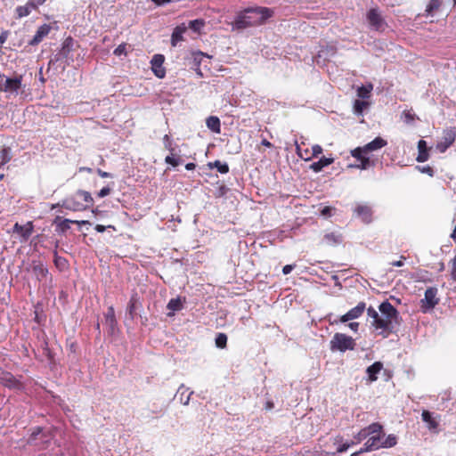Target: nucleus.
Masks as SVG:
<instances>
[{
  "instance_id": "nucleus-30",
  "label": "nucleus",
  "mask_w": 456,
  "mask_h": 456,
  "mask_svg": "<svg viewBox=\"0 0 456 456\" xmlns=\"http://www.w3.org/2000/svg\"><path fill=\"white\" fill-rule=\"evenodd\" d=\"M167 308L171 311V313H168V316H173L174 313L176 311H180L183 308V302L181 298L175 297L169 300L167 303Z\"/></svg>"
},
{
  "instance_id": "nucleus-15",
  "label": "nucleus",
  "mask_w": 456,
  "mask_h": 456,
  "mask_svg": "<svg viewBox=\"0 0 456 456\" xmlns=\"http://www.w3.org/2000/svg\"><path fill=\"white\" fill-rule=\"evenodd\" d=\"M354 213L357 217H359L362 222L366 224H370L372 220V209L368 205H357L354 209Z\"/></svg>"
},
{
  "instance_id": "nucleus-20",
  "label": "nucleus",
  "mask_w": 456,
  "mask_h": 456,
  "mask_svg": "<svg viewBox=\"0 0 456 456\" xmlns=\"http://www.w3.org/2000/svg\"><path fill=\"white\" fill-rule=\"evenodd\" d=\"M32 272L39 281L44 280L48 274V269L40 261L32 262Z\"/></svg>"
},
{
  "instance_id": "nucleus-60",
  "label": "nucleus",
  "mask_w": 456,
  "mask_h": 456,
  "mask_svg": "<svg viewBox=\"0 0 456 456\" xmlns=\"http://www.w3.org/2000/svg\"><path fill=\"white\" fill-rule=\"evenodd\" d=\"M195 167H196V165H195L194 163H191H191H187V164L185 165V168H186L187 170H194V169H195Z\"/></svg>"
},
{
  "instance_id": "nucleus-61",
  "label": "nucleus",
  "mask_w": 456,
  "mask_h": 456,
  "mask_svg": "<svg viewBox=\"0 0 456 456\" xmlns=\"http://www.w3.org/2000/svg\"><path fill=\"white\" fill-rule=\"evenodd\" d=\"M261 143H262V145L268 147V148L273 147V144L266 139H263Z\"/></svg>"
},
{
  "instance_id": "nucleus-48",
  "label": "nucleus",
  "mask_w": 456,
  "mask_h": 456,
  "mask_svg": "<svg viewBox=\"0 0 456 456\" xmlns=\"http://www.w3.org/2000/svg\"><path fill=\"white\" fill-rule=\"evenodd\" d=\"M126 44H120L113 52V53L117 56H120L121 54H126Z\"/></svg>"
},
{
  "instance_id": "nucleus-32",
  "label": "nucleus",
  "mask_w": 456,
  "mask_h": 456,
  "mask_svg": "<svg viewBox=\"0 0 456 456\" xmlns=\"http://www.w3.org/2000/svg\"><path fill=\"white\" fill-rule=\"evenodd\" d=\"M441 5V0H430L426 8L427 16H433L440 9Z\"/></svg>"
},
{
  "instance_id": "nucleus-5",
  "label": "nucleus",
  "mask_w": 456,
  "mask_h": 456,
  "mask_svg": "<svg viewBox=\"0 0 456 456\" xmlns=\"http://www.w3.org/2000/svg\"><path fill=\"white\" fill-rule=\"evenodd\" d=\"M437 292L436 287H429L426 289L424 298L420 300V308L423 313L433 309L439 303Z\"/></svg>"
},
{
  "instance_id": "nucleus-50",
  "label": "nucleus",
  "mask_w": 456,
  "mask_h": 456,
  "mask_svg": "<svg viewBox=\"0 0 456 456\" xmlns=\"http://www.w3.org/2000/svg\"><path fill=\"white\" fill-rule=\"evenodd\" d=\"M353 444H354V442H351V443H344V444H341L338 448H337V452L338 453H341V452H344L346 451H347V449L352 446Z\"/></svg>"
},
{
  "instance_id": "nucleus-9",
  "label": "nucleus",
  "mask_w": 456,
  "mask_h": 456,
  "mask_svg": "<svg viewBox=\"0 0 456 456\" xmlns=\"http://www.w3.org/2000/svg\"><path fill=\"white\" fill-rule=\"evenodd\" d=\"M53 224L56 225V232L64 233L69 229H70L71 224H77L78 225H86L90 224L88 221L82 220V221H74L70 219H62L61 216H56L53 220Z\"/></svg>"
},
{
  "instance_id": "nucleus-4",
  "label": "nucleus",
  "mask_w": 456,
  "mask_h": 456,
  "mask_svg": "<svg viewBox=\"0 0 456 456\" xmlns=\"http://www.w3.org/2000/svg\"><path fill=\"white\" fill-rule=\"evenodd\" d=\"M355 340L345 333H335L330 342V348L332 352H346L355 348Z\"/></svg>"
},
{
  "instance_id": "nucleus-55",
  "label": "nucleus",
  "mask_w": 456,
  "mask_h": 456,
  "mask_svg": "<svg viewBox=\"0 0 456 456\" xmlns=\"http://www.w3.org/2000/svg\"><path fill=\"white\" fill-rule=\"evenodd\" d=\"M96 172L102 178H109L112 176L110 173L105 172L100 168H98Z\"/></svg>"
},
{
  "instance_id": "nucleus-49",
  "label": "nucleus",
  "mask_w": 456,
  "mask_h": 456,
  "mask_svg": "<svg viewBox=\"0 0 456 456\" xmlns=\"http://www.w3.org/2000/svg\"><path fill=\"white\" fill-rule=\"evenodd\" d=\"M135 301H136L135 297H132L129 301L128 306H127L128 313L132 316L134 315V311H135Z\"/></svg>"
},
{
  "instance_id": "nucleus-51",
  "label": "nucleus",
  "mask_w": 456,
  "mask_h": 456,
  "mask_svg": "<svg viewBox=\"0 0 456 456\" xmlns=\"http://www.w3.org/2000/svg\"><path fill=\"white\" fill-rule=\"evenodd\" d=\"M111 189L110 187H103L98 193L97 196L99 198H104L110 193Z\"/></svg>"
},
{
  "instance_id": "nucleus-6",
  "label": "nucleus",
  "mask_w": 456,
  "mask_h": 456,
  "mask_svg": "<svg viewBox=\"0 0 456 456\" xmlns=\"http://www.w3.org/2000/svg\"><path fill=\"white\" fill-rule=\"evenodd\" d=\"M22 75H16L13 77H6L4 82H0V91L17 94L22 86Z\"/></svg>"
},
{
  "instance_id": "nucleus-14",
  "label": "nucleus",
  "mask_w": 456,
  "mask_h": 456,
  "mask_svg": "<svg viewBox=\"0 0 456 456\" xmlns=\"http://www.w3.org/2000/svg\"><path fill=\"white\" fill-rule=\"evenodd\" d=\"M365 308H366V305L364 302L358 303V305L355 307L350 309L346 314L340 316L339 322H346L350 320H354V319L359 318L363 314Z\"/></svg>"
},
{
  "instance_id": "nucleus-59",
  "label": "nucleus",
  "mask_w": 456,
  "mask_h": 456,
  "mask_svg": "<svg viewBox=\"0 0 456 456\" xmlns=\"http://www.w3.org/2000/svg\"><path fill=\"white\" fill-rule=\"evenodd\" d=\"M31 1L35 4L36 10L37 9V7L39 5H42L45 2V0H31Z\"/></svg>"
},
{
  "instance_id": "nucleus-17",
  "label": "nucleus",
  "mask_w": 456,
  "mask_h": 456,
  "mask_svg": "<svg viewBox=\"0 0 456 456\" xmlns=\"http://www.w3.org/2000/svg\"><path fill=\"white\" fill-rule=\"evenodd\" d=\"M52 29V27L50 24H43L42 26H40L35 36L33 37V38L29 41L28 45H37L39 43H41L43 41V39L48 36V34L50 33Z\"/></svg>"
},
{
  "instance_id": "nucleus-58",
  "label": "nucleus",
  "mask_w": 456,
  "mask_h": 456,
  "mask_svg": "<svg viewBox=\"0 0 456 456\" xmlns=\"http://www.w3.org/2000/svg\"><path fill=\"white\" fill-rule=\"evenodd\" d=\"M157 5H162L167 3H170L172 0H151Z\"/></svg>"
},
{
  "instance_id": "nucleus-13",
  "label": "nucleus",
  "mask_w": 456,
  "mask_h": 456,
  "mask_svg": "<svg viewBox=\"0 0 456 456\" xmlns=\"http://www.w3.org/2000/svg\"><path fill=\"white\" fill-rule=\"evenodd\" d=\"M0 384L10 389H21L22 384L11 372L4 370L0 377Z\"/></svg>"
},
{
  "instance_id": "nucleus-56",
  "label": "nucleus",
  "mask_w": 456,
  "mask_h": 456,
  "mask_svg": "<svg viewBox=\"0 0 456 456\" xmlns=\"http://www.w3.org/2000/svg\"><path fill=\"white\" fill-rule=\"evenodd\" d=\"M403 260H405V256H401V259L400 260L394 261V262L391 263V265L393 266H398V267L403 266Z\"/></svg>"
},
{
  "instance_id": "nucleus-52",
  "label": "nucleus",
  "mask_w": 456,
  "mask_h": 456,
  "mask_svg": "<svg viewBox=\"0 0 456 456\" xmlns=\"http://www.w3.org/2000/svg\"><path fill=\"white\" fill-rule=\"evenodd\" d=\"M107 228H111L112 230H116L115 226L114 225H108V226H104V225H102V224H96L94 229L98 232H103Z\"/></svg>"
},
{
  "instance_id": "nucleus-29",
  "label": "nucleus",
  "mask_w": 456,
  "mask_h": 456,
  "mask_svg": "<svg viewBox=\"0 0 456 456\" xmlns=\"http://www.w3.org/2000/svg\"><path fill=\"white\" fill-rule=\"evenodd\" d=\"M32 10H36L32 1H28L25 5L18 6L15 10L18 18H23L30 14Z\"/></svg>"
},
{
  "instance_id": "nucleus-42",
  "label": "nucleus",
  "mask_w": 456,
  "mask_h": 456,
  "mask_svg": "<svg viewBox=\"0 0 456 456\" xmlns=\"http://www.w3.org/2000/svg\"><path fill=\"white\" fill-rule=\"evenodd\" d=\"M163 142H164L165 148L167 149L170 151V153L173 155L175 149L172 147V140H171L170 136L168 134H165L163 137Z\"/></svg>"
},
{
  "instance_id": "nucleus-12",
  "label": "nucleus",
  "mask_w": 456,
  "mask_h": 456,
  "mask_svg": "<svg viewBox=\"0 0 456 456\" xmlns=\"http://www.w3.org/2000/svg\"><path fill=\"white\" fill-rule=\"evenodd\" d=\"M456 138V132L453 128L447 129L444 132V136L441 142L436 145L440 152H444L450 146H452Z\"/></svg>"
},
{
  "instance_id": "nucleus-1",
  "label": "nucleus",
  "mask_w": 456,
  "mask_h": 456,
  "mask_svg": "<svg viewBox=\"0 0 456 456\" xmlns=\"http://www.w3.org/2000/svg\"><path fill=\"white\" fill-rule=\"evenodd\" d=\"M273 15V11L268 7H248L238 13L232 23V28L240 30L259 26Z\"/></svg>"
},
{
  "instance_id": "nucleus-43",
  "label": "nucleus",
  "mask_w": 456,
  "mask_h": 456,
  "mask_svg": "<svg viewBox=\"0 0 456 456\" xmlns=\"http://www.w3.org/2000/svg\"><path fill=\"white\" fill-rule=\"evenodd\" d=\"M54 264L57 267L65 266V265L67 264V260L64 257L59 256L56 251L54 252Z\"/></svg>"
},
{
  "instance_id": "nucleus-40",
  "label": "nucleus",
  "mask_w": 456,
  "mask_h": 456,
  "mask_svg": "<svg viewBox=\"0 0 456 456\" xmlns=\"http://www.w3.org/2000/svg\"><path fill=\"white\" fill-rule=\"evenodd\" d=\"M403 118L405 123L411 124L415 120L416 115L411 110H404L403 112Z\"/></svg>"
},
{
  "instance_id": "nucleus-46",
  "label": "nucleus",
  "mask_w": 456,
  "mask_h": 456,
  "mask_svg": "<svg viewBox=\"0 0 456 456\" xmlns=\"http://www.w3.org/2000/svg\"><path fill=\"white\" fill-rule=\"evenodd\" d=\"M374 450H378L377 448H375L368 440L365 442L364 445L362 448H361L359 451H358V453L362 454L363 452H370V451H374Z\"/></svg>"
},
{
  "instance_id": "nucleus-16",
  "label": "nucleus",
  "mask_w": 456,
  "mask_h": 456,
  "mask_svg": "<svg viewBox=\"0 0 456 456\" xmlns=\"http://www.w3.org/2000/svg\"><path fill=\"white\" fill-rule=\"evenodd\" d=\"M12 230L13 232H16L20 235L23 241H27L34 231V224L32 221L27 222V224L24 225L16 223L13 225Z\"/></svg>"
},
{
  "instance_id": "nucleus-10",
  "label": "nucleus",
  "mask_w": 456,
  "mask_h": 456,
  "mask_svg": "<svg viewBox=\"0 0 456 456\" xmlns=\"http://www.w3.org/2000/svg\"><path fill=\"white\" fill-rule=\"evenodd\" d=\"M164 61L165 57L162 54L153 55L151 61V70L154 73V75L159 78H163L166 76V69L163 66Z\"/></svg>"
},
{
  "instance_id": "nucleus-23",
  "label": "nucleus",
  "mask_w": 456,
  "mask_h": 456,
  "mask_svg": "<svg viewBox=\"0 0 456 456\" xmlns=\"http://www.w3.org/2000/svg\"><path fill=\"white\" fill-rule=\"evenodd\" d=\"M387 144V142L385 139L378 136L371 142L365 144L363 146V150H365V151L367 153H369L370 151L379 150V149L385 147Z\"/></svg>"
},
{
  "instance_id": "nucleus-31",
  "label": "nucleus",
  "mask_w": 456,
  "mask_h": 456,
  "mask_svg": "<svg viewBox=\"0 0 456 456\" xmlns=\"http://www.w3.org/2000/svg\"><path fill=\"white\" fill-rule=\"evenodd\" d=\"M421 417L422 420L428 424L429 429H436L438 427V422L432 417L430 411L424 410Z\"/></svg>"
},
{
  "instance_id": "nucleus-54",
  "label": "nucleus",
  "mask_w": 456,
  "mask_h": 456,
  "mask_svg": "<svg viewBox=\"0 0 456 456\" xmlns=\"http://www.w3.org/2000/svg\"><path fill=\"white\" fill-rule=\"evenodd\" d=\"M295 265H286L282 268L283 274L287 275L291 273V271L294 269Z\"/></svg>"
},
{
  "instance_id": "nucleus-44",
  "label": "nucleus",
  "mask_w": 456,
  "mask_h": 456,
  "mask_svg": "<svg viewBox=\"0 0 456 456\" xmlns=\"http://www.w3.org/2000/svg\"><path fill=\"white\" fill-rule=\"evenodd\" d=\"M42 433V428L37 427L34 429V431L32 432V434L30 435L28 440V444H35V441L37 439V436Z\"/></svg>"
},
{
  "instance_id": "nucleus-45",
  "label": "nucleus",
  "mask_w": 456,
  "mask_h": 456,
  "mask_svg": "<svg viewBox=\"0 0 456 456\" xmlns=\"http://www.w3.org/2000/svg\"><path fill=\"white\" fill-rule=\"evenodd\" d=\"M417 168L421 173L427 174V175H428L431 177L434 176V175H435L434 169L430 166H424V167L418 166Z\"/></svg>"
},
{
  "instance_id": "nucleus-2",
  "label": "nucleus",
  "mask_w": 456,
  "mask_h": 456,
  "mask_svg": "<svg viewBox=\"0 0 456 456\" xmlns=\"http://www.w3.org/2000/svg\"><path fill=\"white\" fill-rule=\"evenodd\" d=\"M94 205V199L90 192L78 190L73 195L62 200L61 207L73 211L81 212L90 208Z\"/></svg>"
},
{
  "instance_id": "nucleus-38",
  "label": "nucleus",
  "mask_w": 456,
  "mask_h": 456,
  "mask_svg": "<svg viewBox=\"0 0 456 456\" xmlns=\"http://www.w3.org/2000/svg\"><path fill=\"white\" fill-rule=\"evenodd\" d=\"M12 159L10 148H3L0 151V165L7 164Z\"/></svg>"
},
{
  "instance_id": "nucleus-57",
  "label": "nucleus",
  "mask_w": 456,
  "mask_h": 456,
  "mask_svg": "<svg viewBox=\"0 0 456 456\" xmlns=\"http://www.w3.org/2000/svg\"><path fill=\"white\" fill-rule=\"evenodd\" d=\"M348 327H349L352 330H354V331H355V332H356V331L358 330V328H359V323H358V322H350V323L348 324Z\"/></svg>"
},
{
  "instance_id": "nucleus-34",
  "label": "nucleus",
  "mask_w": 456,
  "mask_h": 456,
  "mask_svg": "<svg viewBox=\"0 0 456 456\" xmlns=\"http://www.w3.org/2000/svg\"><path fill=\"white\" fill-rule=\"evenodd\" d=\"M208 166L213 168L216 167L221 174H227L229 172V166L227 163H223L220 160H215L214 162L208 163Z\"/></svg>"
},
{
  "instance_id": "nucleus-3",
  "label": "nucleus",
  "mask_w": 456,
  "mask_h": 456,
  "mask_svg": "<svg viewBox=\"0 0 456 456\" xmlns=\"http://www.w3.org/2000/svg\"><path fill=\"white\" fill-rule=\"evenodd\" d=\"M368 317L372 319L371 325L379 330L383 338H387L394 332L395 324H398V317H387L379 314L372 306L367 308Z\"/></svg>"
},
{
  "instance_id": "nucleus-26",
  "label": "nucleus",
  "mask_w": 456,
  "mask_h": 456,
  "mask_svg": "<svg viewBox=\"0 0 456 456\" xmlns=\"http://www.w3.org/2000/svg\"><path fill=\"white\" fill-rule=\"evenodd\" d=\"M333 162H334L333 158L322 157L318 161L314 162L310 166V169H312L315 173H319L322 170L323 167H328L329 165L332 164Z\"/></svg>"
},
{
  "instance_id": "nucleus-18",
  "label": "nucleus",
  "mask_w": 456,
  "mask_h": 456,
  "mask_svg": "<svg viewBox=\"0 0 456 456\" xmlns=\"http://www.w3.org/2000/svg\"><path fill=\"white\" fill-rule=\"evenodd\" d=\"M379 429H380L379 423H378V422L372 423L370 426H368L367 428L361 429L357 433V435L354 436V439L356 440V442L359 443V442L364 440L365 438H367L371 434H374V432L379 431Z\"/></svg>"
},
{
  "instance_id": "nucleus-22",
  "label": "nucleus",
  "mask_w": 456,
  "mask_h": 456,
  "mask_svg": "<svg viewBox=\"0 0 456 456\" xmlns=\"http://www.w3.org/2000/svg\"><path fill=\"white\" fill-rule=\"evenodd\" d=\"M187 31V27L184 24L176 26L171 36V45L175 46L179 42L183 40V34Z\"/></svg>"
},
{
  "instance_id": "nucleus-39",
  "label": "nucleus",
  "mask_w": 456,
  "mask_h": 456,
  "mask_svg": "<svg viewBox=\"0 0 456 456\" xmlns=\"http://www.w3.org/2000/svg\"><path fill=\"white\" fill-rule=\"evenodd\" d=\"M369 105V102L361 101V100H355L354 102V110L356 114L362 115L364 109Z\"/></svg>"
},
{
  "instance_id": "nucleus-24",
  "label": "nucleus",
  "mask_w": 456,
  "mask_h": 456,
  "mask_svg": "<svg viewBox=\"0 0 456 456\" xmlns=\"http://www.w3.org/2000/svg\"><path fill=\"white\" fill-rule=\"evenodd\" d=\"M418 151H419V153L416 158V160L418 162L422 163V162L427 161L429 159L428 148L426 141L419 140L418 142Z\"/></svg>"
},
{
  "instance_id": "nucleus-19",
  "label": "nucleus",
  "mask_w": 456,
  "mask_h": 456,
  "mask_svg": "<svg viewBox=\"0 0 456 456\" xmlns=\"http://www.w3.org/2000/svg\"><path fill=\"white\" fill-rule=\"evenodd\" d=\"M379 310L380 312V314H382L384 316H387V317H398L399 318V312L387 300L382 302L379 305Z\"/></svg>"
},
{
  "instance_id": "nucleus-35",
  "label": "nucleus",
  "mask_w": 456,
  "mask_h": 456,
  "mask_svg": "<svg viewBox=\"0 0 456 456\" xmlns=\"http://www.w3.org/2000/svg\"><path fill=\"white\" fill-rule=\"evenodd\" d=\"M227 335L225 333H218L215 339L216 346L221 349H224L227 346Z\"/></svg>"
},
{
  "instance_id": "nucleus-47",
  "label": "nucleus",
  "mask_w": 456,
  "mask_h": 456,
  "mask_svg": "<svg viewBox=\"0 0 456 456\" xmlns=\"http://www.w3.org/2000/svg\"><path fill=\"white\" fill-rule=\"evenodd\" d=\"M203 25H204V22L201 20H191L189 23V27L194 30H198Z\"/></svg>"
},
{
  "instance_id": "nucleus-8",
  "label": "nucleus",
  "mask_w": 456,
  "mask_h": 456,
  "mask_svg": "<svg viewBox=\"0 0 456 456\" xmlns=\"http://www.w3.org/2000/svg\"><path fill=\"white\" fill-rule=\"evenodd\" d=\"M367 152L363 150V147H357L351 151V155L356 159L360 163L356 165H350L349 167H354L360 169H367L371 166H374V162L370 161V158L365 155Z\"/></svg>"
},
{
  "instance_id": "nucleus-62",
  "label": "nucleus",
  "mask_w": 456,
  "mask_h": 456,
  "mask_svg": "<svg viewBox=\"0 0 456 456\" xmlns=\"http://www.w3.org/2000/svg\"><path fill=\"white\" fill-rule=\"evenodd\" d=\"M452 269H453V273H456V255L452 260Z\"/></svg>"
},
{
  "instance_id": "nucleus-63",
  "label": "nucleus",
  "mask_w": 456,
  "mask_h": 456,
  "mask_svg": "<svg viewBox=\"0 0 456 456\" xmlns=\"http://www.w3.org/2000/svg\"><path fill=\"white\" fill-rule=\"evenodd\" d=\"M343 441V437L340 436H336L334 444L341 443Z\"/></svg>"
},
{
  "instance_id": "nucleus-36",
  "label": "nucleus",
  "mask_w": 456,
  "mask_h": 456,
  "mask_svg": "<svg viewBox=\"0 0 456 456\" xmlns=\"http://www.w3.org/2000/svg\"><path fill=\"white\" fill-rule=\"evenodd\" d=\"M323 240L326 242V244L331 246L339 243L341 241V237L333 232H330L325 234Z\"/></svg>"
},
{
  "instance_id": "nucleus-27",
  "label": "nucleus",
  "mask_w": 456,
  "mask_h": 456,
  "mask_svg": "<svg viewBox=\"0 0 456 456\" xmlns=\"http://www.w3.org/2000/svg\"><path fill=\"white\" fill-rule=\"evenodd\" d=\"M368 441L377 449L381 448L382 446V440L385 436V434L383 432V427L380 425L379 431L374 432V434H371L369 436Z\"/></svg>"
},
{
  "instance_id": "nucleus-25",
  "label": "nucleus",
  "mask_w": 456,
  "mask_h": 456,
  "mask_svg": "<svg viewBox=\"0 0 456 456\" xmlns=\"http://www.w3.org/2000/svg\"><path fill=\"white\" fill-rule=\"evenodd\" d=\"M383 369V364L381 362H375L371 365H370L366 372L368 374V379L370 382L376 381L378 379V374Z\"/></svg>"
},
{
  "instance_id": "nucleus-41",
  "label": "nucleus",
  "mask_w": 456,
  "mask_h": 456,
  "mask_svg": "<svg viewBox=\"0 0 456 456\" xmlns=\"http://www.w3.org/2000/svg\"><path fill=\"white\" fill-rule=\"evenodd\" d=\"M175 153L173 155L170 153V155L167 156L165 159L166 163L171 165L174 167L180 164L179 158H175Z\"/></svg>"
},
{
  "instance_id": "nucleus-11",
  "label": "nucleus",
  "mask_w": 456,
  "mask_h": 456,
  "mask_svg": "<svg viewBox=\"0 0 456 456\" xmlns=\"http://www.w3.org/2000/svg\"><path fill=\"white\" fill-rule=\"evenodd\" d=\"M296 151L299 158L308 161L314 157H318L322 152V146L315 144L312 147V151H310L309 149H305V152H302V147L301 144H298L296 142Z\"/></svg>"
},
{
  "instance_id": "nucleus-7",
  "label": "nucleus",
  "mask_w": 456,
  "mask_h": 456,
  "mask_svg": "<svg viewBox=\"0 0 456 456\" xmlns=\"http://www.w3.org/2000/svg\"><path fill=\"white\" fill-rule=\"evenodd\" d=\"M366 18L373 29L377 31H383L385 29L386 22L378 8L370 9L366 14Z\"/></svg>"
},
{
  "instance_id": "nucleus-28",
  "label": "nucleus",
  "mask_w": 456,
  "mask_h": 456,
  "mask_svg": "<svg viewBox=\"0 0 456 456\" xmlns=\"http://www.w3.org/2000/svg\"><path fill=\"white\" fill-rule=\"evenodd\" d=\"M206 125L208 129L216 134L221 133V123L220 119L216 116H210L206 120Z\"/></svg>"
},
{
  "instance_id": "nucleus-37",
  "label": "nucleus",
  "mask_w": 456,
  "mask_h": 456,
  "mask_svg": "<svg viewBox=\"0 0 456 456\" xmlns=\"http://www.w3.org/2000/svg\"><path fill=\"white\" fill-rule=\"evenodd\" d=\"M397 443V437L395 435H388L386 438L384 437L382 440L381 448H391L395 446Z\"/></svg>"
},
{
  "instance_id": "nucleus-21",
  "label": "nucleus",
  "mask_w": 456,
  "mask_h": 456,
  "mask_svg": "<svg viewBox=\"0 0 456 456\" xmlns=\"http://www.w3.org/2000/svg\"><path fill=\"white\" fill-rule=\"evenodd\" d=\"M105 324L110 328V331L113 333L118 326V322L115 316L114 307L111 305L108 307L107 312L104 314Z\"/></svg>"
},
{
  "instance_id": "nucleus-33",
  "label": "nucleus",
  "mask_w": 456,
  "mask_h": 456,
  "mask_svg": "<svg viewBox=\"0 0 456 456\" xmlns=\"http://www.w3.org/2000/svg\"><path fill=\"white\" fill-rule=\"evenodd\" d=\"M372 89L373 86L371 84L362 86L357 89V96L362 99H368L370 97Z\"/></svg>"
},
{
  "instance_id": "nucleus-64",
  "label": "nucleus",
  "mask_w": 456,
  "mask_h": 456,
  "mask_svg": "<svg viewBox=\"0 0 456 456\" xmlns=\"http://www.w3.org/2000/svg\"><path fill=\"white\" fill-rule=\"evenodd\" d=\"M451 238L456 240V227L454 228L452 233L451 234Z\"/></svg>"
},
{
  "instance_id": "nucleus-53",
  "label": "nucleus",
  "mask_w": 456,
  "mask_h": 456,
  "mask_svg": "<svg viewBox=\"0 0 456 456\" xmlns=\"http://www.w3.org/2000/svg\"><path fill=\"white\" fill-rule=\"evenodd\" d=\"M8 30H3L0 34V45H4L9 37Z\"/></svg>"
}]
</instances>
